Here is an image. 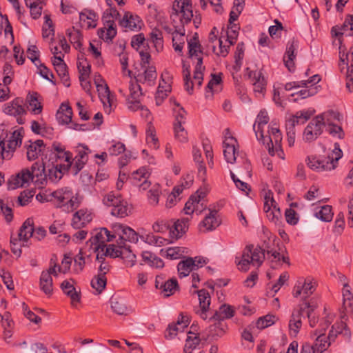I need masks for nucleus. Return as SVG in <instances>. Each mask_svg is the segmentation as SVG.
Masks as SVG:
<instances>
[{"label": "nucleus", "instance_id": "1", "mask_svg": "<svg viewBox=\"0 0 353 353\" xmlns=\"http://www.w3.org/2000/svg\"><path fill=\"white\" fill-rule=\"evenodd\" d=\"M30 181L39 188L47 183L46 165L43 162L34 163L30 169L23 168L8 181V189L15 190L28 185Z\"/></svg>", "mask_w": 353, "mask_h": 353}, {"label": "nucleus", "instance_id": "2", "mask_svg": "<svg viewBox=\"0 0 353 353\" xmlns=\"http://www.w3.org/2000/svg\"><path fill=\"white\" fill-rule=\"evenodd\" d=\"M172 10V17L181 14V26L175 27V30L172 32V43L175 51L181 53L185 43L184 25L190 23L193 17L191 0H174Z\"/></svg>", "mask_w": 353, "mask_h": 353}, {"label": "nucleus", "instance_id": "3", "mask_svg": "<svg viewBox=\"0 0 353 353\" xmlns=\"http://www.w3.org/2000/svg\"><path fill=\"white\" fill-rule=\"evenodd\" d=\"M343 152L339 143L334 144V148L327 156H309L305 160L307 166L316 172H323L334 170L337 161L342 157Z\"/></svg>", "mask_w": 353, "mask_h": 353}, {"label": "nucleus", "instance_id": "4", "mask_svg": "<svg viewBox=\"0 0 353 353\" xmlns=\"http://www.w3.org/2000/svg\"><path fill=\"white\" fill-rule=\"evenodd\" d=\"M265 259L264 250L260 247L254 248L253 245H247L243 251L241 259L236 257L235 262L240 271L247 272L250 265L259 267Z\"/></svg>", "mask_w": 353, "mask_h": 353}, {"label": "nucleus", "instance_id": "5", "mask_svg": "<svg viewBox=\"0 0 353 353\" xmlns=\"http://www.w3.org/2000/svg\"><path fill=\"white\" fill-rule=\"evenodd\" d=\"M103 203L112 208L110 213L112 216L124 218L131 212L130 206L119 192H110L106 194L103 196Z\"/></svg>", "mask_w": 353, "mask_h": 353}, {"label": "nucleus", "instance_id": "6", "mask_svg": "<svg viewBox=\"0 0 353 353\" xmlns=\"http://www.w3.org/2000/svg\"><path fill=\"white\" fill-rule=\"evenodd\" d=\"M196 35L195 34L192 39L188 41V46L190 57L192 59L195 58L197 61L194 72V79L197 81L198 87H200L203 80V72L205 70V67L203 66V57H201L203 52L201 50V45Z\"/></svg>", "mask_w": 353, "mask_h": 353}, {"label": "nucleus", "instance_id": "7", "mask_svg": "<svg viewBox=\"0 0 353 353\" xmlns=\"http://www.w3.org/2000/svg\"><path fill=\"white\" fill-rule=\"evenodd\" d=\"M23 130L22 128L14 130L9 139L6 141L4 139L0 140V165L4 159H10L17 147L22 143Z\"/></svg>", "mask_w": 353, "mask_h": 353}, {"label": "nucleus", "instance_id": "8", "mask_svg": "<svg viewBox=\"0 0 353 353\" xmlns=\"http://www.w3.org/2000/svg\"><path fill=\"white\" fill-rule=\"evenodd\" d=\"M94 83L104 111L107 114H110L117 105L114 96L110 92L108 85L104 83L100 74L95 75Z\"/></svg>", "mask_w": 353, "mask_h": 353}, {"label": "nucleus", "instance_id": "9", "mask_svg": "<svg viewBox=\"0 0 353 353\" xmlns=\"http://www.w3.org/2000/svg\"><path fill=\"white\" fill-rule=\"evenodd\" d=\"M331 322V317L330 316H327L320 323L321 328L317 329L311 333L312 337L316 336L314 344L311 345L312 347V350L316 353H322L323 352L325 351L331 345V343L328 341L327 336L325 335V332Z\"/></svg>", "mask_w": 353, "mask_h": 353}, {"label": "nucleus", "instance_id": "10", "mask_svg": "<svg viewBox=\"0 0 353 353\" xmlns=\"http://www.w3.org/2000/svg\"><path fill=\"white\" fill-rule=\"evenodd\" d=\"M52 196L59 202L61 208L63 210L72 212L77 209L80 203L79 199L73 196V193L69 188L57 190L52 193Z\"/></svg>", "mask_w": 353, "mask_h": 353}, {"label": "nucleus", "instance_id": "11", "mask_svg": "<svg viewBox=\"0 0 353 353\" xmlns=\"http://www.w3.org/2000/svg\"><path fill=\"white\" fill-rule=\"evenodd\" d=\"M116 238L114 232L109 231L105 228L96 231L94 234L90 239L89 242L92 249L97 253L103 252L106 247V242L112 241Z\"/></svg>", "mask_w": 353, "mask_h": 353}, {"label": "nucleus", "instance_id": "12", "mask_svg": "<svg viewBox=\"0 0 353 353\" xmlns=\"http://www.w3.org/2000/svg\"><path fill=\"white\" fill-rule=\"evenodd\" d=\"M112 232L116 234V237L119 239L117 241L118 245L120 248H125V241H130L132 243H137L138 241L137 233L131 228L124 226L121 224H115L112 226Z\"/></svg>", "mask_w": 353, "mask_h": 353}, {"label": "nucleus", "instance_id": "13", "mask_svg": "<svg viewBox=\"0 0 353 353\" xmlns=\"http://www.w3.org/2000/svg\"><path fill=\"white\" fill-rule=\"evenodd\" d=\"M263 210L270 221L276 224L280 221L281 212L273 198V193L271 191H268L265 194Z\"/></svg>", "mask_w": 353, "mask_h": 353}, {"label": "nucleus", "instance_id": "14", "mask_svg": "<svg viewBox=\"0 0 353 353\" xmlns=\"http://www.w3.org/2000/svg\"><path fill=\"white\" fill-rule=\"evenodd\" d=\"M3 111L5 114L17 117L19 124L24 123L23 115L26 114L23 107V101L21 98H15L10 102L6 103L3 106Z\"/></svg>", "mask_w": 353, "mask_h": 353}, {"label": "nucleus", "instance_id": "15", "mask_svg": "<svg viewBox=\"0 0 353 353\" xmlns=\"http://www.w3.org/2000/svg\"><path fill=\"white\" fill-rule=\"evenodd\" d=\"M247 75L253 85V90L256 97H263L266 91L267 81L260 70H250L246 68Z\"/></svg>", "mask_w": 353, "mask_h": 353}, {"label": "nucleus", "instance_id": "16", "mask_svg": "<svg viewBox=\"0 0 353 353\" xmlns=\"http://www.w3.org/2000/svg\"><path fill=\"white\" fill-rule=\"evenodd\" d=\"M90 150L87 146L79 145L77 148V155L72 159V165L69 169L72 173L77 174L84 167L88 160V154Z\"/></svg>", "mask_w": 353, "mask_h": 353}, {"label": "nucleus", "instance_id": "17", "mask_svg": "<svg viewBox=\"0 0 353 353\" xmlns=\"http://www.w3.org/2000/svg\"><path fill=\"white\" fill-rule=\"evenodd\" d=\"M316 290L315 283L310 278L298 281L293 288L292 294L294 297L302 296L303 299H306L314 293Z\"/></svg>", "mask_w": 353, "mask_h": 353}, {"label": "nucleus", "instance_id": "18", "mask_svg": "<svg viewBox=\"0 0 353 353\" xmlns=\"http://www.w3.org/2000/svg\"><path fill=\"white\" fill-rule=\"evenodd\" d=\"M303 317H304V307L303 306L293 310L288 323L289 334L291 336H297L302 327Z\"/></svg>", "mask_w": 353, "mask_h": 353}, {"label": "nucleus", "instance_id": "19", "mask_svg": "<svg viewBox=\"0 0 353 353\" xmlns=\"http://www.w3.org/2000/svg\"><path fill=\"white\" fill-rule=\"evenodd\" d=\"M149 173L145 167H142L136 171H134L130 180L131 183L139 188L140 190H146L151 185L150 182L148 181Z\"/></svg>", "mask_w": 353, "mask_h": 353}, {"label": "nucleus", "instance_id": "20", "mask_svg": "<svg viewBox=\"0 0 353 353\" xmlns=\"http://www.w3.org/2000/svg\"><path fill=\"white\" fill-rule=\"evenodd\" d=\"M340 63L339 67L342 71L344 67L341 68V64L343 65H348L347 61L348 57L350 55L351 65L347 66L346 71V87L350 91H353V46L350 48L349 53L345 54L344 52L341 54L340 51Z\"/></svg>", "mask_w": 353, "mask_h": 353}, {"label": "nucleus", "instance_id": "21", "mask_svg": "<svg viewBox=\"0 0 353 353\" xmlns=\"http://www.w3.org/2000/svg\"><path fill=\"white\" fill-rule=\"evenodd\" d=\"M24 147L26 148L27 159L30 161L37 159L40 155L43 154L46 149L43 141L41 139L34 141L30 140L25 143Z\"/></svg>", "mask_w": 353, "mask_h": 353}, {"label": "nucleus", "instance_id": "22", "mask_svg": "<svg viewBox=\"0 0 353 353\" xmlns=\"http://www.w3.org/2000/svg\"><path fill=\"white\" fill-rule=\"evenodd\" d=\"M320 117H315L311 120L303 132V138L307 141H312L323 132V127L319 121Z\"/></svg>", "mask_w": 353, "mask_h": 353}, {"label": "nucleus", "instance_id": "23", "mask_svg": "<svg viewBox=\"0 0 353 353\" xmlns=\"http://www.w3.org/2000/svg\"><path fill=\"white\" fill-rule=\"evenodd\" d=\"M190 323L189 317L186 315L180 314L176 323H171L168 325L166 332L165 338L172 339L174 338L178 332H183Z\"/></svg>", "mask_w": 353, "mask_h": 353}, {"label": "nucleus", "instance_id": "24", "mask_svg": "<svg viewBox=\"0 0 353 353\" xmlns=\"http://www.w3.org/2000/svg\"><path fill=\"white\" fill-rule=\"evenodd\" d=\"M120 25L125 28V31H138L141 28L143 21L138 15L130 12H126L120 21Z\"/></svg>", "mask_w": 353, "mask_h": 353}, {"label": "nucleus", "instance_id": "25", "mask_svg": "<svg viewBox=\"0 0 353 353\" xmlns=\"http://www.w3.org/2000/svg\"><path fill=\"white\" fill-rule=\"evenodd\" d=\"M155 286L161 290V292L164 296L168 297L172 295L179 288L177 280L176 279H170L163 282L161 276H157L155 281Z\"/></svg>", "mask_w": 353, "mask_h": 353}, {"label": "nucleus", "instance_id": "26", "mask_svg": "<svg viewBox=\"0 0 353 353\" xmlns=\"http://www.w3.org/2000/svg\"><path fill=\"white\" fill-rule=\"evenodd\" d=\"M298 46L299 42L294 39L290 40L287 44L286 51L283 57V62L285 67L290 72L293 71L295 68L294 60L296 56L295 51L298 48Z\"/></svg>", "mask_w": 353, "mask_h": 353}, {"label": "nucleus", "instance_id": "27", "mask_svg": "<svg viewBox=\"0 0 353 353\" xmlns=\"http://www.w3.org/2000/svg\"><path fill=\"white\" fill-rule=\"evenodd\" d=\"M223 155L225 161L228 163L233 164L235 163L239 152L236 146L238 143L236 139H228L226 141H223Z\"/></svg>", "mask_w": 353, "mask_h": 353}, {"label": "nucleus", "instance_id": "28", "mask_svg": "<svg viewBox=\"0 0 353 353\" xmlns=\"http://www.w3.org/2000/svg\"><path fill=\"white\" fill-rule=\"evenodd\" d=\"M269 117L268 112L265 110L260 111L257 115L253 129L255 132L256 137L259 141H261L265 144V135L263 133L264 126L268 123Z\"/></svg>", "mask_w": 353, "mask_h": 353}, {"label": "nucleus", "instance_id": "29", "mask_svg": "<svg viewBox=\"0 0 353 353\" xmlns=\"http://www.w3.org/2000/svg\"><path fill=\"white\" fill-rule=\"evenodd\" d=\"M285 253H286L285 249H281L280 248L279 250L272 249L267 251L268 258L271 261L272 268H276L277 266L281 265L282 263L290 265V259Z\"/></svg>", "mask_w": 353, "mask_h": 353}, {"label": "nucleus", "instance_id": "30", "mask_svg": "<svg viewBox=\"0 0 353 353\" xmlns=\"http://www.w3.org/2000/svg\"><path fill=\"white\" fill-rule=\"evenodd\" d=\"M92 220V214L87 209H81L76 212L72 220V226L75 229H80Z\"/></svg>", "mask_w": 353, "mask_h": 353}, {"label": "nucleus", "instance_id": "31", "mask_svg": "<svg viewBox=\"0 0 353 353\" xmlns=\"http://www.w3.org/2000/svg\"><path fill=\"white\" fill-rule=\"evenodd\" d=\"M195 293L198 294L200 307V310L196 313L205 320L208 317L207 312L210 305L211 297L209 292L205 289L197 290Z\"/></svg>", "mask_w": 353, "mask_h": 353}, {"label": "nucleus", "instance_id": "32", "mask_svg": "<svg viewBox=\"0 0 353 353\" xmlns=\"http://www.w3.org/2000/svg\"><path fill=\"white\" fill-rule=\"evenodd\" d=\"M209 214L205 216L199 225L201 231H212L220 225L221 222L217 217V211L209 210Z\"/></svg>", "mask_w": 353, "mask_h": 353}, {"label": "nucleus", "instance_id": "33", "mask_svg": "<svg viewBox=\"0 0 353 353\" xmlns=\"http://www.w3.org/2000/svg\"><path fill=\"white\" fill-rule=\"evenodd\" d=\"M190 219L181 218L174 222L172 228L170 227V235L172 239H177L180 238L183 234H185L189 227V222Z\"/></svg>", "mask_w": 353, "mask_h": 353}, {"label": "nucleus", "instance_id": "34", "mask_svg": "<svg viewBox=\"0 0 353 353\" xmlns=\"http://www.w3.org/2000/svg\"><path fill=\"white\" fill-rule=\"evenodd\" d=\"M332 33L336 37H340L343 35L353 36V15H347L341 26H334L332 28ZM340 39V38H339Z\"/></svg>", "mask_w": 353, "mask_h": 353}, {"label": "nucleus", "instance_id": "35", "mask_svg": "<svg viewBox=\"0 0 353 353\" xmlns=\"http://www.w3.org/2000/svg\"><path fill=\"white\" fill-rule=\"evenodd\" d=\"M63 57V55H62V57H56L55 59L52 60V64L64 85L69 87L70 85V78L68 77L67 65L64 63Z\"/></svg>", "mask_w": 353, "mask_h": 353}, {"label": "nucleus", "instance_id": "36", "mask_svg": "<svg viewBox=\"0 0 353 353\" xmlns=\"http://www.w3.org/2000/svg\"><path fill=\"white\" fill-rule=\"evenodd\" d=\"M97 14L90 10H84L79 14V23L81 27L90 29L97 26Z\"/></svg>", "mask_w": 353, "mask_h": 353}, {"label": "nucleus", "instance_id": "37", "mask_svg": "<svg viewBox=\"0 0 353 353\" xmlns=\"http://www.w3.org/2000/svg\"><path fill=\"white\" fill-rule=\"evenodd\" d=\"M339 334H341L347 339L350 336V331L347 327L346 324L343 321L336 322L332 326V329L330 330L327 339L332 343Z\"/></svg>", "mask_w": 353, "mask_h": 353}, {"label": "nucleus", "instance_id": "38", "mask_svg": "<svg viewBox=\"0 0 353 353\" xmlns=\"http://www.w3.org/2000/svg\"><path fill=\"white\" fill-rule=\"evenodd\" d=\"M74 281L73 279L65 280L61 284V288L63 293L71 299L72 305H75L80 301V294L74 287Z\"/></svg>", "mask_w": 353, "mask_h": 353}, {"label": "nucleus", "instance_id": "39", "mask_svg": "<svg viewBox=\"0 0 353 353\" xmlns=\"http://www.w3.org/2000/svg\"><path fill=\"white\" fill-rule=\"evenodd\" d=\"M343 309L345 314L353 312V293L348 283L343 284L342 290Z\"/></svg>", "mask_w": 353, "mask_h": 353}, {"label": "nucleus", "instance_id": "40", "mask_svg": "<svg viewBox=\"0 0 353 353\" xmlns=\"http://www.w3.org/2000/svg\"><path fill=\"white\" fill-rule=\"evenodd\" d=\"M316 117H320L319 121L322 125V127H325V128L333 124L341 123V114L333 110L323 112Z\"/></svg>", "mask_w": 353, "mask_h": 353}, {"label": "nucleus", "instance_id": "41", "mask_svg": "<svg viewBox=\"0 0 353 353\" xmlns=\"http://www.w3.org/2000/svg\"><path fill=\"white\" fill-rule=\"evenodd\" d=\"M234 312L233 307L230 305L223 304L221 305L219 310L210 318V321H223L225 319L233 317Z\"/></svg>", "mask_w": 353, "mask_h": 353}, {"label": "nucleus", "instance_id": "42", "mask_svg": "<svg viewBox=\"0 0 353 353\" xmlns=\"http://www.w3.org/2000/svg\"><path fill=\"white\" fill-rule=\"evenodd\" d=\"M64 170L61 163H57L52 165H46V176L47 181H50L52 183L59 181L63 176Z\"/></svg>", "mask_w": 353, "mask_h": 353}, {"label": "nucleus", "instance_id": "43", "mask_svg": "<svg viewBox=\"0 0 353 353\" xmlns=\"http://www.w3.org/2000/svg\"><path fill=\"white\" fill-rule=\"evenodd\" d=\"M212 79L205 87V98H211L214 92H218L221 90V84L222 82L221 74H212Z\"/></svg>", "mask_w": 353, "mask_h": 353}, {"label": "nucleus", "instance_id": "44", "mask_svg": "<svg viewBox=\"0 0 353 353\" xmlns=\"http://www.w3.org/2000/svg\"><path fill=\"white\" fill-rule=\"evenodd\" d=\"M281 141L282 135L281 132L272 137L265 136V143L267 144V148L270 155L273 156L274 155L275 151L281 150Z\"/></svg>", "mask_w": 353, "mask_h": 353}, {"label": "nucleus", "instance_id": "45", "mask_svg": "<svg viewBox=\"0 0 353 353\" xmlns=\"http://www.w3.org/2000/svg\"><path fill=\"white\" fill-rule=\"evenodd\" d=\"M39 288L45 293L46 295L50 296L53 292V280L48 272H41L39 279Z\"/></svg>", "mask_w": 353, "mask_h": 353}, {"label": "nucleus", "instance_id": "46", "mask_svg": "<svg viewBox=\"0 0 353 353\" xmlns=\"http://www.w3.org/2000/svg\"><path fill=\"white\" fill-rule=\"evenodd\" d=\"M72 117V110L67 104L62 103L57 112L56 117L60 124H69Z\"/></svg>", "mask_w": 353, "mask_h": 353}, {"label": "nucleus", "instance_id": "47", "mask_svg": "<svg viewBox=\"0 0 353 353\" xmlns=\"http://www.w3.org/2000/svg\"><path fill=\"white\" fill-rule=\"evenodd\" d=\"M34 232V221L32 219H27L20 228L18 236L19 241H27L32 237Z\"/></svg>", "mask_w": 353, "mask_h": 353}, {"label": "nucleus", "instance_id": "48", "mask_svg": "<svg viewBox=\"0 0 353 353\" xmlns=\"http://www.w3.org/2000/svg\"><path fill=\"white\" fill-rule=\"evenodd\" d=\"M110 304L112 311L119 315H128L131 312L130 307L125 305L123 299L112 297Z\"/></svg>", "mask_w": 353, "mask_h": 353}, {"label": "nucleus", "instance_id": "49", "mask_svg": "<svg viewBox=\"0 0 353 353\" xmlns=\"http://www.w3.org/2000/svg\"><path fill=\"white\" fill-rule=\"evenodd\" d=\"M193 258L188 257L185 260L181 261L177 265L179 275L181 278L188 276L192 271H194Z\"/></svg>", "mask_w": 353, "mask_h": 353}, {"label": "nucleus", "instance_id": "50", "mask_svg": "<svg viewBox=\"0 0 353 353\" xmlns=\"http://www.w3.org/2000/svg\"><path fill=\"white\" fill-rule=\"evenodd\" d=\"M116 34V25L112 21L108 22L107 28H105V30L101 29L99 32L100 38L106 42L111 41Z\"/></svg>", "mask_w": 353, "mask_h": 353}, {"label": "nucleus", "instance_id": "51", "mask_svg": "<svg viewBox=\"0 0 353 353\" xmlns=\"http://www.w3.org/2000/svg\"><path fill=\"white\" fill-rule=\"evenodd\" d=\"M321 81V78L319 75L314 74L312 77H311L307 80H302L300 81H293L287 83L285 85V90H291L293 88H301V87H308V83H318Z\"/></svg>", "mask_w": 353, "mask_h": 353}, {"label": "nucleus", "instance_id": "52", "mask_svg": "<svg viewBox=\"0 0 353 353\" xmlns=\"http://www.w3.org/2000/svg\"><path fill=\"white\" fill-rule=\"evenodd\" d=\"M316 83H308V87H304V89L301 90L300 91L293 93L292 97H296L294 98V101H297L299 99H306L307 97L315 95L318 92L317 87L315 86Z\"/></svg>", "mask_w": 353, "mask_h": 353}, {"label": "nucleus", "instance_id": "53", "mask_svg": "<svg viewBox=\"0 0 353 353\" xmlns=\"http://www.w3.org/2000/svg\"><path fill=\"white\" fill-rule=\"evenodd\" d=\"M66 34L76 49H80L82 47V35L79 30L72 27L71 29L67 30Z\"/></svg>", "mask_w": 353, "mask_h": 353}, {"label": "nucleus", "instance_id": "54", "mask_svg": "<svg viewBox=\"0 0 353 353\" xmlns=\"http://www.w3.org/2000/svg\"><path fill=\"white\" fill-rule=\"evenodd\" d=\"M141 239L149 245L157 247L163 246L169 243L168 239L159 236H155L152 233L148 234L145 236H141Z\"/></svg>", "mask_w": 353, "mask_h": 353}, {"label": "nucleus", "instance_id": "55", "mask_svg": "<svg viewBox=\"0 0 353 353\" xmlns=\"http://www.w3.org/2000/svg\"><path fill=\"white\" fill-rule=\"evenodd\" d=\"M171 92L170 83L165 82V86H163L161 83H159L156 96L155 101L157 105H160L163 100L168 97L169 92Z\"/></svg>", "mask_w": 353, "mask_h": 353}, {"label": "nucleus", "instance_id": "56", "mask_svg": "<svg viewBox=\"0 0 353 353\" xmlns=\"http://www.w3.org/2000/svg\"><path fill=\"white\" fill-rule=\"evenodd\" d=\"M157 72L154 67H148L146 68L143 74H139L136 77L137 81L144 82L148 81L150 84L157 78Z\"/></svg>", "mask_w": 353, "mask_h": 353}, {"label": "nucleus", "instance_id": "57", "mask_svg": "<svg viewBox=\"0 0 353 353\" xmlns=\"http://www.w3.org/2000/svg\"><path fill=\"white\" fill-rule=\"evenodd\" d=\"M117 248L115 245L110 244L105 248V252H101V254H104V256H110L112 258L121 257L124 258V252L121 250L123 248Z\"/></svg>", "mask_w": 353, "mask_h": 353}, {"label": "nucleus", "instance_id": "58", "mask_svg": "<svg viewBox=\"0 0 353 353\" xmlns=\"http://www.w3.org/2000/svg\"><path fill=\"white\" fill-rule=\"evenodd\" d=\"M150 39L154 45L156 49L159 51L163 49V39L162 32L158 28L152 29L150 34Z\"/></svg>", "mask_w": 353, "mask_h": 353}, {"label": "nucleus", "instance_id": "59", "mask_svg": "<svg viewBox=\"0 0 353 353\" xmlns=\"http://www.w3.org/2000/svg\"><path fill=\"white\" fill-rule=\"evenodd\" d=\"M26 5L30 8V14L33 19H38L41 14L42 7L38 0H25Z\"/></svg>", "mask_w": 353, "mask_h": 353}, {"label": "nucleus", "instance_id": "60", "mask_svg": "<svg viewBox=\"0 0 353 353\" xmlns=\"http://www.w3.org/2000/svg\"><path fill=\"white\" fill-rule=\"evenodd\" d=\"M214 321V324L209 326V334L213 338L221 337L225 332V325L221 321Z\"/></svg>", "mask_w": 353, "mask_h": 353}, {"label": "nucleus", "instance_id": "61", "mask_svg": "<svg viewBox=\"0 0 353 353\" xmlns=\"http://www.w3.org/2000/svg\"><path fill=\"white\" fill-rule=\"evenodd\" d=\"M106 283V276L99 274L95 276L91 281V285L92 288L96 290L99 294L105 289Z\"/></svg>", "mask_w": 353, "mask_h": 353}, {"label": "nucleus", "instance_id": "62", "mask_svg": "<svg viewBox=\"0 0 353 353\" xmlns=\"http://www.w3.org/2000/svg\"><path fill=\"white\" fill-rule=\"evenodd\" d=\"M161 193L159 184H155L148 192V202L150 205H157L159 203V196Z\"/></svg>", "mask_w": 353, "mask_h": 353}, {"label": "nucleus", "instance_id": "63", "mask_svg": "<svg viewBox=\"0 0 353 353\" xmlns=\"http://www.w3.org/2000/svg\"><path fill=\"white\" fill-rule=\"evenodd\" d=\"M28 101L31 111L34 114H39L42 111V105L38 99V94L34 92L32 94L28 97Z\"/></svg>", "mask_w": 353, "mask_h": 353}, {"label": "nucleus", "instance_id": "64", "mask_svg": "<svg viewBox=\"0 0 353 353\" xmlns=\"http://www.w3.org/2000/svg\"><path fill=\"white\" fill-rule=\"evenodd\" d=\"M182 250L179 247L169 248L166 250L161 249L160 254L163 256H166L170 259H177L182 256Z\"/></svg>", "mask_w": 353, "mask_h": 353}]
</instances>
